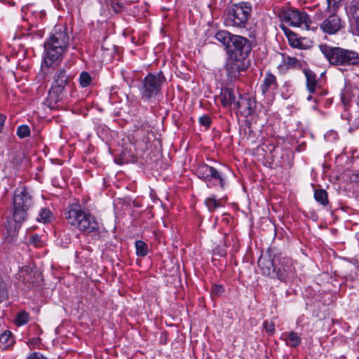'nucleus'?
Wrapping results in <instances>:
<instances>
[{
	"mask_svg": "<svg viewBox=\"0 0 359 359\" xmlns=\"http://www.w3.org/2000/svg\"><path fill=\"white\" fill-rule=\"evenodd\" d=\"M69 41L67 29L61 25L55 26L49 39L44 43L43 64L46 67L57 65L62 61Z\"/></svg>",
	"mask_w": 359,
	"mask_h": 359,
	"instance_id": "nucleus-1",
	"label": "nucleus"
},
{
	"mask_svg": "<svg viewBox=\"0 0 359 359\" xmlns=\"http://www.w3.org/2000/svg\"><path fill=\"white\" fill-rule=\"evenodd\" d=\"M13 221L14 224L8 222L6 231L4 232V240L6 243H11L15 241L21 223L27 217V210L32 204V199L26 189L17 190L13 196Z\"/></svg>",
	"mask_w": 359,
	"mask_h": 359,
	"instance_id": "nucleus-2",
	"label": "nucleus"
},
{
	"mask_svg": "<svg viewBox=\"0 0 359 359\" xmlns=\"http://www.w3.org/2000/svg\"><path fill=\"white\" fill-rule=\"evenodd\" d=\"M74 74L65 68L57 70L53 76V81L46 100L50 109H55L56 104L67 95V89L72 87Z\"/></svg>",
	"mask_w": 359,
	"mask_h": 359,
	"instance_id": "nucleus-3",
	"label": "nucleus"
},
{
	"mask_svg": "<svg viewBox=\"0 0 359 359\" xmlns=\"http://www.w3.org/2000/svg\"><path fill=\"white\" fill-rule=\"evenodd\" d=\"M65 218L71 226L87 233L99 234L100 225L90 213L79 205H71L65 212Z\"/></svg>",
	"mask_w": 359,
	"mask_h": 359,
	"instance_id": "nucleus-4",
	"label": "nucleus"
},
{
	"mask_svg": "<svg viewBox=\"0 0 359 359\" xmlns=\"http://www.w3.org/2000/svg\"><path fill=\"white\" fill-rule=\"evenodd\" d=\"M251 48V43L248 39L238 35L233 37L232 42L227 52L234 61L226 65V70L229 72L230 69H236L237 72H239L238 62L245 59L248 56Z\"/></svg>",
	"mask_w": 359,
	"mask_h": 359,
	"instance_id": "nucleus-5",
	"label": "nucleus"
},
{
	"mask_svg": "<svg viewBox=\"0 0 359 359\" xmlns=\"http://www.w3.org/2000/svg\"><path fill=\"white\" fill-rule=\"evenodd\" d=\"M252 11L249 2L242 1L233 4L227 11L225 24L227 26L245 27Z\"/></svg>",
	"mask_w": 359,
	"mask_h": 359,
	"instance_id": "nucleus-6",
	"label": "nucleus"
},
{
	"mask_svg": "<svg viewBox=\"0 0 359 359\" xmlns=\"http://www.w3.org/2000/svg\"><path fill=\"white\" fill-rule=\"evenodd\" d=\"M316 20L321 21L320 29L323 32L332 35L337 34L344 27V22L337 15V12L323 11L318 9L314 15Z\"/></svg>",
	"mask_w": 359,
	"mask_h": 359,
	"instance_id": "nucleus-7",
	"label": "nucleus"
},
{
	"mask_svg": "<svg viewBox=\"0 0 359 359\" xmlns=\"http://www.w3.org/2000/svg\"><path fill=\"white\" fill-rule=\"evenodd\" d=\"M165 78L162 72L157 74H149L141 82L140 94L144 100H149L156 96L161 90Z\"/></svg>",
	"mask_w": 359,
	"mask_h": 359,
	"instance_id": "nucleus-8",
	"label": "nucleus"
},
{
	"mask_svg": "<svg viewBox=\"0 0 359 359\" xmlns=\"http://www.w3.org/2000/svg\"><path fill=\"white\" fill-rule=\"evenodd\" d=\"M280 19L292 27H302L309 29L311 19L304 11L292 8L282 11L279 15Z\"/></svg>",
	"mask_w": 359,
	"mask_h": 359,
	"instance_id": "nucleus-9",
	"label": "nucleus"
},
{
	"mask_svg": "<svg viewBox=\"0 0 359 359\" xmlns=\"http://www.w3.org/2000/svg\"><path fill=\"white\" fill-rule=\"evenodd\" d=\"M18 279L28 287L38 285L42 280V274L36 268L24 266L18 273Z\"/></svg>",
	"mask_w": 359,
	"mask_h": 359,
	"instance_id": "nucleus-10",
	"label": "nucleus"
},
{
	"mask_svg": "<svg viewBox=\"0 0 359 359\" xmlns=\"http://www.w3.org/2000/svg\"><path fill=\"white\" fill-rule=\"evenodd\" d=\"M320 49L327 60L332 65H343L344 48L320 45Z\"/></svg>",
	"mask_w": 359,
	"mask_h": 359,
	"instance_id": "nucleus-11",
	"label": "nucleus"
},
{
	"mask_svg": "<svg viewBox=\"0 0 359 359\" xmlns=\"http://www.w3.org/2000/svg\"><path fill=\"white\" fill-rule=\"evenodd\" d=\"M277 258H271V256L266 253L262 255L258 260V266L264 276L273 278L275 274Z\"/></svg>",
	"mask_w": 359,
	"mask_h": 359,
	"instance_id": "nucleus-12",
	"label": "nucleus"
},
{
	"mask_svg": "<svg viewBox=\"0 0 359 359\" xmlns=\"http://www.w3.org/2000/svg\"><path fill=\"white\" fill-rule=\"evenodd\" d=\"M276 268L273 278H276L280 281H286L287 278L292 275V265L287 259L277 258Z\"/></svg>",
	"mask_w": 359,
	"mask_h": 359,
	"instance_id": "nucleus-13",
	"label": "nucleus"
},
{
	"mask_svg": "<svg viewBox=\"0 0 359 359\" xmlns=\"http://www.w3.org/2000/svg\"><path fill=\"white\" fill-rule=\"evenodd\" d=\"M252 101L249 97H239V99L235 102V107L244 116H250L253 112Z\"/></svg>",
	"mask_w": 359,
	"mask_h": 359,
	"instance_id": "nucleus-14",
	"label": "nucleus"
},
{
	"mask_svg": "<svg viewBox=\"0 0 359 359\" xmlns=\"http://www.w3.org/2000/svg\"><path fill=\"white\" fill-rule=\"evenodd\" d=\"M220 100L224 107L235 106L237 102L235 91L232 88H225L222 89L220 94Z\"/></svg>",
	"mask_w": 359,
	"mask_h": 359,
	"instance_id": "nucleus-15",
	"label": "nucleus"
},
{
	"mask_svg": "<svg viewBox=\"0 0 359 359\" xmlns=\"http://www.w3.org/2000/svg\"><path fill=\"white\" fill-rule=\"evenodd\" d=\"M306 79V87L311 93H314L318 87V81L316 74L310 69L304 70Z\"/></svg>",
	"mask_w": 359,
	"mask_h": 359,
	"instance_id": "nucleus-16",
	"label": "nucleus"
},
{
	"mask_svg": "<svg viewBox=\"0 0 359 359\" xmlns=\"http://www.w3.org/2000/svg\"><path fill=\"white\" fill-rule=\"evenodd\" d=\"M235 36L236 35L231 34L227 31L221 30L216 33L215 39L219 41L227 50L232 42L233 37H235Z\"/></svg>",
	"mask_w": 359,
	"mask_h": 359,
	"instance_id": "nucleus-17",
	"label": "nucleus"
},
{
	"mask_svg": "<svg viewBox=\"0 0 359 359\" xmlns=\"http://www.w3.org/2000/svg\"><path fill=\"white\" fill-rule=\"evenodd\" d=\"M277 87L276 76L270 72L266 74L261 89L263 94H265L269 89Z\"/></svg>",
	"mask_w": 359,
	"mask_h": 359,
	"instance_id": "nucleus-18",
	"label": "nucleus"
},
{
	"mask_svg": "<svg viewBox=\"0 0 359 359\" xmlns=\"http://www.w3.org/2000/svg\"><path fill=\"white\" fill-rule=\"evenodd\" d=\"M359 63V53L355 51L344 49L343 65H354Z\"/></svg>",
	"mask_w": 359,
	"mask_h": 359,
	"instance_id": "nucleus-19",
	"label": "nucleus"
},
{
	"mask_svg": "<svg viewBox=\"0 0 359 359\" xmlns=\"http://www.w3.org/2000/svg\"><path fill=\"white\" fill-rule=\"evenodd\" d=\"M211 180H218L219 186L222 189H224L226 185V179L224 175L214 167H212L210 169L208 182Z\"/></svg>",
	"mask_w": 359,
	"mask_h": 359,
	"instance_id": "nucleus-20",
	"label": "nucleus"
},
{
	"mask_svg": "<svg viewBox=\"0 0 359 359\" xmlns=\"http://www.w3.org/2000/svg\"><path fill=\"white\" fill-rule=\"evenodd\" d=\"M211 180H218L219 186L222 189H224L226 185V179L224 175L214 167H212L210 169L208 182Z\"/></svg>",
	"mask_w": 359,
	"mask_h": 359,
	"instance_id": "nucleus-21",
	"label": "nucleus"
},
{
	"mask_svg": "<svg viewBox=\"0 0 359 359\" xmlns=\"http://www.w3.org/2000/svg\"><path fill=\"white\" fill-rule=\"evenodd\" d=\"M212 166H210L207 164H201L198 165L196 169V173L199 178L203 180L208 182V175L210 171Z\"/></svg>",
	"mask_w": 359,
	"mask_h": 359,
	"instance_id": "nucleus-22",
	"label": "nucleus"
},
{
	"mask_svg": "<svg viewBox=\"0 0 359 359\" xmlns=\"http://www.w3.org/2000/svg\"><path fill=\"white\" fill-rule=\"evenodd\" d=\"M281 27L287 35L290 44L294 48H299L300 46L301 42L297 38L296 34L292 31L289 30L285 26H281Z\"/></svg>",
	"mask_w": 359,
	"mask_h": 359,
	"instance_id": "nucleus-23",
	"label": "nucleus"
},
{
	"mask_svg": "<svg viewBox=\"0 0 359 359\" xmlns=\"http://www.w3.org/2000/svg\"><path fill=\"white\" fill-rule=\"evenodd\" d=\"M314 198L323 205H327L328 204L327 193L324 189H320L315 190Z\"/></svg>",
	"mask_w": 359,
	"mask_h": 359,
	"instance_id": "nucleus-24",
	"label": "nucleus"
},
{
	"mask_svg": "<svg viewBox=\"0 0 359 359\" xmlns=\"http://www.w3.org/2000/svg\"><path fill=\"white\" fill-rule=\"evenodd\" d=\"M349 29L353 35L359 36V15L349 16Z\"/></svg>",
	"mask_w": 359,
	"mask_h": 359,
	"instance_id": "nucleus-25",
	"label": "nucleus"
},
{
	"mask_svg": "<svg viewBox=\"0 0 359 359\" xmlns=\"http://www.w3.org/2000/svg\"><path fill=\"white\" fill-rule=\"evenodd\" d=\"M301 337L297 333L290 332L288 334V339H286V344L290 347H296L301 343Z\"/></svg>",
	"mask_w": 359,
	"mask_h": 359,
	"instance_id": "nucleus-26",
	"label": "nucleus"
},
{
	"mask_svg": "<svg viewBox=\"0 0 359 359\" xmlns=\"http://www.w3.org/2000/svg\"><path fill=\"white\" fill-rule=\"evenodd\" d=\"M136 254L139 257H145L148 253V246L142 241L135 242Z\"/></svg>",
	"mask_w": 359,
	"mask_h": 359,
	"instance_id": "nucleus-27",
	"label": "nucleus"
},
{
	"mask_svg": "<svg viewBox=\"0 0 359 359\" xmlns=\"http://www.w3.org/2000/svg\"><path fill=\"white\" fill-rule=\"evenodd\" d=\"M205 204L210 212H213L217 208L221 206L220 201H217L215 196L207 198L205 201Z\"/></svg>",
	"mask_w": 359,
	"mask_h": 359,
	"instance_id": "nucleus-28",
	"label": "nucleus"
},
{
	"mask_svg": "<svg viewBox=\"0 0 359 359\" xmlns=\"http://www.w3.org/2000/svg\"><path fill=\"white\" fill-rule=\"evenodd\" d=\"M8 287L7 283L0 275V304L8 298Z\"/></svg>",
	"mask_w": 359,
	"mask_h": 359,
	"instance_id": "nucleus-29",
	"label": "nucleus"
},
{
	"mask_svg": "<svg viewBox=\"0 0 359 359\" xmlns=\"http://www.w3.org/2000/svg\"><path fill=\"white\" fill-rule=\"evenodd\" d=\"M29 321V313L25 311H20L15 318V323L18 326L27 324Z\"/></svg>",
	"mask_w": 359,
	"mask_h": 359,
	"instance_id": "nucleus-30",
	"label": "nucleus"
},
{
	"mask_svg": "<svg viewBox=\"0 0 359 359\" xmlns=\"http://www.w3.org/2000/svg\"><path fill=\"white\" fill-rule=\"evenodd\" d=\"M93 81L90 74L87 72H82L79 76V84L82 88L89 86Z\"/></svg>",
	"mask_w": 359,
	"mask_h": 359,
	"instance_id": "nucleus-31",
	"label": "nucleus"
},
{
	"mask_svg": "<svg viewBox=\"0 0 359 359\" xmlns=\"http://www.w3.org/2000/svg\"><path fill=\"white\" fill-rule=\"evenodd\" d=\"M51 217L52 212H50V210L48 208H41L39 214V217L37 218V220L39 222L46 223L50 221Z\"/></svg>",
	"mask_w": 359,
	"mask_h": 359,
	"instance_id": "nucleus-32",
	"label": "nucleus"
},
{
	"mask_svg": "<svg viewBox=\"0 0 359 359\" xmlns=\"http://www.w3.org/2000/svg\"><path fill=\"white\" fill-rule=\"evenodd\" d=\"M327 1V11L337 12L341 6V0H326Z\"/></svg>",
	"mask_w": 359,
	"mask_h": 359,
	"instance_id": "nucleus-33",
	"label": "nucleus"
},
{
	"mask_svg": "<svg viewBox=\"0 0 359 359\" xmlns=\"http://www.w3.org/2000/svg\"><path fill=\"white\" fill-rule=\"evenodd\" d=\"M349 16L359 15V0H352L348 9Z\"/></svg>",
	"mask_w": 359,
	"mask_h": 359,
	"instance_id": "nucleus-34",
	"label": "nucleus"
},
{
	"mask_svg": "<svg viewBox=\"0 0 359 359\" xmlns=\"http://www.w3.org/2000/svg\"><path fill=\"white\" fill-rule=\"evenodd\" d=\"M284 64L287 65L289 68H299L300 67V63L299 61L295 58L292 57L290 56H287L284 58Z\"/></svg>",
	"mask_w": 359,
	"mask_h": 359,
	"instance_id": "nucleus-35",
	"label": "nucleus"
},
{
	"mask_svg": "<svg viewBox=\"0 0 359 359\" xmlns=\"http://www.w3.org/2000/svg\"><path fill=\"white\" fill-rule=\"evenodd\" d=\"M17 135L20 138H25L30 135L29 127L27 125L20 126L17 129Z\"/></svg>",
	"mask_w": 359,
	"mask_h": 359,
	"instance_id": "nucleus-36",
	"label": "nucleus"
},
{
	"mask_svg": "<svg viewBox=\"0 0 359 359\" xmlns=\"http://www.w3.org/2000/svg\"><path fill=\"white\" fill-rule=\"evenodd\" d=\"M0 342L8 346L13 343L12 333L10 331H5L0 336Z\"/></svg>",
	"mask_w": 359,
	"mask_h": 359,
	"instance_id": "nucleus-37",
	"label": "nucleus"
},
{
	"mask_svg": "<svg viewBox=\"0 0 359 359\" xmlns=\"http://www.w3.org/2000/svg\"><path fill=\"white\" fill-rule=\"evenodd\" d=\"M264 328L266 332L269 334H273L275 330L274 324L272 322H269L267 320L264 323Z\"/></svg>",
	"mask_w": 359,
	"mask_h": 359,
	"instance_id": "nucleus-38",
	"label": "nucleus"
},
{
	"mask_svg": "<svg viewBox=\"0 0 359 359\" xmlns=\"http://www.w3.org/2000/svg\"><path fill=\"white\" fill-rule=\"evenodd\" d=\"M199 123L204 126L208 127L211 123V120L208 116L204 115L200 117Z\"/></svg>",
	"mask_w": 359,
	"mask_h": 359,
	"instance_id": "nucleus-39",
	"label": "nucleus"
},
{
	"mask_svg": "<svg viewBox=\"0 0 359 359\" xmlns=\"http://www.w3.org/2000/svg\"><path fill=\"white\" fill-rule=\"evenodd\" d=\"M224 292V288L222 285H217L213 287L212 292L215 295H220Z\"/></svg>",
	"mask_w": 359,
	"mask_h": 359,
	"instance_id": "nucleus-40",
	"label": "nucleus"
},
{
	"mask_svg": "<svg viewBox=\"0 0 359 359\" xmlns=\"http://www.w3.org/2000/svg\"><path fill=\"white\" fill-rule=\"evenodd\" d=\"M27 359H47L40 353L34 352L32 353Z\"/></svg>",
	"mask_w": 359,
	"mask_h": 359,
	"instance_id": "nucleus-41",
	"label": "nucleus"
},
{
	"mask_svg": "<svg viewBox=\"0 0 359 359\" xmlns=\"http://www.w3.org/2000/svg\"><path fill=\"white\" fill-rule=\"evenodd\" d=\"M32 242L37 245L41 242L40 236L38 235H34L32 237Z\"/></svg>",
	"mask_w": 359,
	"mask_h": 359,
	"instance_id": "nucleus-42",
	"label": "nucleus"
},
{
	"mask_svg": "<svg viewBox=\"0 0 359 359\" xmlns=\"http://www.w3.org/2000/svg\"><path fill=\"white\" fill-rule=\"evenodd\" d=\"M6 119V116L4 115H0V131H1L4 121Z\"/></svg>",
	"mask_w": 359,
	"mask_h": 359,
	"instance_id": "nucleus-43",
	"label": "nucleus"
},
{
	"mask_svg": "<svg viewBox=\"0 0 359 359\" xmlns=\"http://www.w3.org/2000/svg\"><path fill=\"white\" fill-rule=\"evenodd\" d=\"M352 177L354 181L357 182L359 184V171L357 173L353 175Z\"/></svg>",
	"mask_w": 359,
	"mask_h": 359,
	"instance_id": "nucleus-44",
	"label": "nucleus"
},
{
	"mask_svg": "<svg viewBox=\"0 0 359 359\" xmlns=\"http://www.w3.org/2000/svg\"><path fill=\"white\" fill-rule=\"evenodd\" d=\"M311 99H312V96H311V95H309V96L307 97V100H311Z\"/></svg>",
	"mask_w": 359,
	"mask_h": 359,
	"instance_id": "nucleus-45",
	"label": "nucleus"
}]
</instances>
